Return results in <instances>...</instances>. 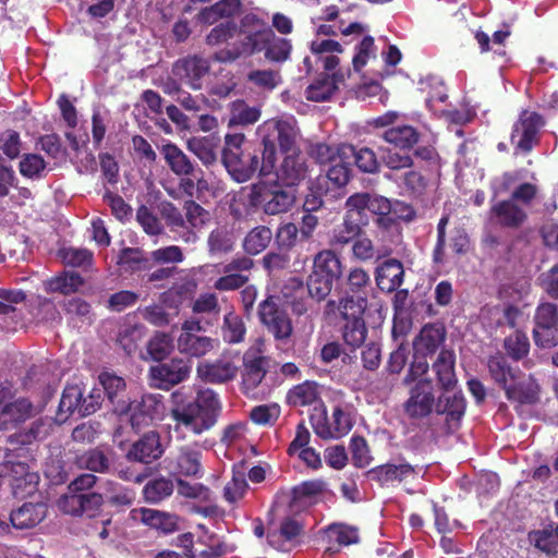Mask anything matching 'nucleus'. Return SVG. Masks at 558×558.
Segmentation results:
<instances>
[{
  "instance_id": "obj_25",
  "label": "nucleus",
  "mask_w": 558,
  "mask_h": 558,
  "mask_svg": "<svg viewBox=\"0 0 558 558\" xmlns=\"http://www.w3.org/2000/svg\"><path fill=\"white\" fill-rule=\"evenodd\" d=\"M307 171L308 168L302 154H290L283 157L277 171L276 181L295 189L306 178Z\"/></svg>"
},
{
  "instance_id": "obj_16",
  "label": "nucleus",
  "mask_w": 558,
  "mask_h": 558,
  "mask_svg": "<svg viewBox=\"0 0 558 558\" xmlns=\"http://www.w3.org/2000/svg\"><path fill=\"white\" fill-rule=\"evenodd\" d=\"M345 208L349 211L360 216V221L365 217L364 223L367 222L369 213L374 221L379 226H384V197L368 192L354 193L345 201Z\"/></svg>"
},
{
  "instance_id": "obj_62",
  "label": "nucleus",
  "mask_w": 558,
  "mask_h": 558,
  "mask_svg": "<svg viewBox=\"0 0 558 558\" xmlns=\"http://www.w3.org/2000/svg\"><path fill=\"white\" fill-rule=\"evenodd\" d=\"M330 542H336L339 546H349L359 542L357 530L344 524H331L326 531Z\"/></svg>"
},
{
  "instance_id": "obj_38",
  "label": "nucleus",
  "mask_w": 558,
  "mask_h": 558,
  "mask_svg": "<svg viewBox=\"0 0 558 558\" xmlns=\"http://www.w3.org/2000/svg\"><path fill=\"white\" fill-rule=\"evenodd\" d=\"M234 233L228 226H219L210 231L207 239L210 255H223L234 248Z\"/></svg>"
},
{
  "instance_id": "obj_10",
  "label": "nucleus",
  "mask_w": 558,
  "mask_h": 558,
  "mask_svg": "<svg viewBox=\"0 0 558 558\" xmlns=\"http://www.w3.org/2000/svg\"><path fill=\"white\" fill-rule=\"evenodd\" d=\"M543 124V118L536 112L524 110L513 124L510 141L522 153H530L537 143V133Z\"/></svg>"
},
{
  "instance_id": "obj_44",
  "label": "nucleus",
  "mask_w": 558,
  "mask_h": 558,
  "mask_svg": "<svg viewBox=\"0 0 558 558\" xmlns=\"http://www.w3.org/2000/svg\"><path fill=\"white\" fill-rule=\"evenodd\" d=\"M174 486L170 478L160 476L148 481L143 488V496L148 504H159L170 497Z\"/></svg>"
},
{
  "instance_id": "obj_32",
  "label": "nucleus",
  "mask_w": 558,
  "mask_h": 558,
  "mask_svg": "<svg viewBox=\"0 0 558 558\" xmlns=\"http://www.w3.org/2000/svg\"><path fill=\"white\" fill-rule=\"evenodd\" d=\"M386 179L396 182L405 193L415 197L422 196L428 185V180L425 175L421 171L412 168L407 169L400 174L386 173Z\"/></svg>"
},
{
  "instance_id": "obj_52",
  "label": "nucleus",
  "mask_w": 558,
  "mask_h": 558,
  "mask_svg": "<svg viewBox=\"0 0 558 558\" xmlns=\"http://www.w3.org/2000/svg\"><path fill=\"white\" fill-rule=\"evenodd\" d=\"M83 388L77 384H69L64 387L60 403L59 414L68 416L77 413L80 415V408L82 404Z\"/></svg>"
},
{
  "instance_id": "obj_42",
  "label": "nucleus",
  "mask_w": 558,
  "mask_h": 558,
  "mask_svg": "<svg viewBox=\"0 0 558 558\" xmlns=\"http://www.w3.org/2000/svg\"><path fill=\"white\" fill-rule=\"evenodd\" d=\"M246 326L240 315L235 312H228L221 325V336L226 343L238 344L244 341Z\"/></svg>"
},
{
  "instance_id": "obj_28",
  "label": "nucleus",
  "mask_w": 558,
  "mask_h": 558,
  "mask_svg": "<svg viewBox=\"0 0 558 558\" xmlns=\"http://www.w3.org/2000/svg\"><path fill=\"white\" fill-rule=\"evenodd\" d=\"M47 515V505L44 502H25L20 508L12 510L10 522L17 530L33 529Z\"/></svg>"
},
{
  "instance_id": "obj_60",
  "label": "nucleus",
  "mask_w": 558,
  "mask_h": 558,
  "mask_svg": "<svg viewBox=\"0 0 558 558\" xmlns=\"http://www.w3.org/2000/svg\"><path fill=\"white\" fill-rule=\"evenodd\" d=\"M376 50L374 38L365 36L356 46V53L352 59L353 70L360 73L371 59L376 58Z\"/></svg>"
},
{
  "instance_id": "obj_34",
  "label": "nucleus",
  "mask_w": 558,
  "mask_h": 558,
  "mask_svg": "<svg viewBox=\"0 0 558 558\" xmlns=\"http://www.w3.org/2000/svg\"><path fill=\"white\" fill-rule=\"evenodd\" d=\"M366 304L367 301L363 296H345L340 300L339 304L329 300L326 304V313L330 315L339 312L344 320L363 319Z\"/></svg>"
},
{
  "instance_id": "obj_11",
  "label": "nucleus",
  "mask_w": 558,
  "mask_h": 558,
  "mask_svg": "<svg viewBox=\"0 0 558 558\" xmlns=\"http://www.w3.org/2000/svg\"><path fill=\"white\" fill-rule=\"evenodd\" d=\"M201 329L198 322H185L182 325V332L177 340L180 353L190 357H203L214 350L215 340L213 338L195 333Z\"/></svg>"
},
{
  "instance_id": "obj_39",
  "label": "nucleus",
  "mask_w": 558,
  "mask_h": 558,
  "mask_svg": "<svg viewBox=\"0 0 558 558\" xmlns=\"http://www.w3.org/2000/svg\"><path fill=\"white\" fill-rule=\"evenodd\" d=\"M201 459L202 453L199 451L190 448L182 449L175 459V472L186 477H202Z\"/></svg>"
},
{
  "instance_id": "obj_50",
  "label": "nucleus",
  "mask_w": 558,
  "mask_h": 558,
  "mask_svg": "<svg viewBox=\"0 0 558 558\" xmlns=\"http://www.w3.org/2000/svg\"><path fill=\"white\" fill-rule=\"evenodd\" d=\"M504 348L510 359L519 362L529 355L531 343L524 331L515 330L505 338Z\"/></svg>"
},
{
  "instance_id": "obj_47",
  "label": "nucleus",
  "mask_w": 558,
  "mask_h": 558,
  "mask_svg": "<svg viewBox=\"0 0 558 558\" xmlns=\"http://www.w3.org/2000/svg\"><path fill=\"white\" fill-rule=\"evenodd\" d=\"M418 132L410 125H398L386 129V142L401 149H411L417 144Z\"/></svg>"
},
{
  "instance_id": "obj_17",
  "label": "nucleus",
  "mask_w": 558,
  "mask_h": 558,
  "mask_svg": "<svg viewBox=\"0 0 558 558\" xmlns=\"http://www.w3.org/2000/svg\"><path fill=\"white\" fill-rule=\"evenodd\" d=\"M352 178L350 159L338 158L330 163L325 174H319L316 180L328 187L331 198H339L344 195L345 187Z\"/></svg>"
},
{
  "instance_id": "obj_23",
  "label": "nucleus",
  "mask_w": 558,
  "mask_h": 558,
  "mask_svg": "<svg viewBox=\"0 0 558 558\" xmlns=\"http://www.w3.org/2000/svg\"><path fill=\"white\" fill-rule=\"evenodd\" d=\"M141 522L158 534L169 535L180 530L181 518L171 512L153 509L141 508Z\"/></svg>"
},
{
  "instance_id": "obj_37",
  "label": "nucleus",
  "mask_w": 558,
  "mask_h": 558,
  "mask_svg": "<svg viewBox=\"0 0 558 558\" xmlns=\"http://www.w3.org/2000/svg\"><path fill=\"white\" fill-rule=\"evenodd\" d=\"M240 0H219L201 10L198 17L205 24H215L220 19L233 17L241 9Z\"/></svg>"
},
{
  "instance_id": "obj_33",
  "label": "nucleus",
  "mask_w": 558,
  "mask_h": 558,
  "mask_svg": "<svg viewBox=\"0 0 558 558\" xmlns=\"http://www.w3.org/2000/svg\"><path fill=\"white\" fill-rule=\"evenodd\" d=\"M456 355L451 350H441L433 363V369L436 374L438 385L444 390H449L457 384L454 373Z\"/></svg>"
},
{
  "instance_id": "obj_53",
  "label": "nucleus",
  "mask_w": 558,
  "mask_h": 558,
  "mask_svg": "<svg viewBox=\"0 0 558 558\" xmlns=\"http://www.w3.org/2000/svg\"><path fill=\"white\" fill-rule=\"evenodd\" d=\"M217 145L207 137L192 138L187 142V149L193 153L206 167L217 161Z\"/></svg>"
},
{
  "instance_id": "obj_26",
  "label": "nucleus",
  "mask_w": 558,
  "mask_h": 558,
  "mask_svg": "<svg viewBox=\"0 0 558 558\" xmlns=\"http://www.w3.org/2000/svg\"><path fill=\"white\" fill-rule=\"evenodd\" d=\"M529 543L548 558L558 556V523L548 522L542 529L532 530L527 534Z\"/></svg>"
},
{
  "instance_id": "obj_56",
  "label": "nucleus",
  "mask_w": 558,
  "mask_h": 558,
  "mask_svg": "<svg viewBox=\"0 0 558 558\" xmlns=\"http://www.w3.org/2000/svg\"><path fill=\"white\" fill-rule=\"evenodd\" d=\"M367 335L364 319L345 320L342 337L344 342L353 350L361 347Z\"/></svg>"
},
{
  "instance_id": "obj_57",
  "label": "nucleus",
  "mask_w": 558,
  "mask_h": 558,
  "mask_svg": "<svg viewBox=\"0 0 558 558\" xmlns=\"http://www.w3.org/2000/svg\"><path fill=\"white\" fill-rule=\"evenodd\" d=\"M354 213L347 209L345 217L342 225L335 231L333 243L335 244H348L360 235L361 227L353 218Z\"/></svg>"
},
{
  "instance_id": "obj_14",
  "label": "nucleus",
  "mask_w": 558,
  "mask_h": 558,
  "mask_svg": "<svg viewBox=\"0 0 558 558\" xmlns=\"http://www.w3.org/2000/svg\"><path fill=\"white\" fill-rule=\"evenodd\" d=\"M239 368L231 357L220 356L214 361L199 362L196 375L203 383L222 385L232 381L236 377Z\"/></svg>"
},
{
  "instance_id": "obj_20",
  "label": "nucleus",
  "mask_w": 558,
  "mask_h": 558,
  "mask_svg": "<svg viewBox=\"0 0 558 558\" xmlns=\"http://www.w3.org/2000/svg\"><path fill=\"white\" fill-rule=\"evenodd\" d=\"M162 453L163 448L160 442V435L156 430H150L132 444L125 457L129 461L149 464L158 460Z\"/></svg>"
},
{
  "instance_id": "obj_8",
  "label": "nucleus",
  "mask_w": 558,
  "mask_h": 558,
  "mask_svg": "<svg viewBox=\"0 0 558 558\" xmlns=\"http://www.w3.org/2000/svg\"><path fill=\"white\" fill-rule=\"evenodd\" d=\"M191 373V365L183 359L173 357L168 362H158L148 369L150 386L170 390L172 387L186 380Z\"/></svg>"
},
{
  "instance_id": "obj_48",
  "label": "nucleus",
  "mask_w": 558,
  "mask_h": 558,
  "mask_svg": "<svg viewBox=\"0 0 558 558\" xmlns=\"http://www.w3.org/2000/svg\"><path fill=\"white\" fill-rule=\"evenodd\" d=\"M292 48L290 39L278 37L272 32V38L268 39L267 46L263 52L267 61L271 63H284L290 59Z\"/></svg>"
},
{
  "instance_id": "obj_64",
  "label": "nucleus",
  "mask_w": 558,
  "mask_h": 558,
  "mask_svg": "<svg viewBox=\"0 0 558 558\" xmlns=\"http://www.w3.org/2000/svg\"><path fill=\"white\" fill-rule=\"evenodd\" d=\"M532 337L539 349H553L558 345V324L533 328Z\"/></svg>"
},
{
  "instance_id": "obj_24",
  "label": "nucleus",
  "mask_w": 558,
  "mask_h": 558,
  "mask_svg": "<svg viewBox=\"0 0 558 558\" xmlns=\"http://www.w3.org/2000/svg\"><path fill=\"white\" fill-rule=\"evenodd\" d=\"M117 266L120 271L128 275H135L153 269L150 255L141 247L125 246L117 255Z\"/></svg>"
},
{
  "instance_id": "obj_36",
  "label": "nucleus",
  "mask_w": 558,
  "mask_h": 558,
  "mask_svg": "<svg viewBox=\"0 0 558 558\" xmlns=\"http://www.w3.org/2000/svg\"><path fill=\"white\" fill-rule=\"evenodd\" d=\"M354 154V146L351 144H341L337 147L326 143H317L311 146L310 155L319 165L332 163L342 157L351 159Z\"/></svg>"
},
{
  "instance_id": "obj_3",
  "label": "nucleus",
  "mask_w": 558,
  "mask_h": 558,
  "mask_svg": "<svg viewBox=\"0 0 558 558\" xmlns=\"http://www.w3.org/2000/svg\"><path fill=\"white\" fill-rule=\"evenodd\" d=\"M240 41L228 45L213 54V59L221 63L234 62L240 58H248L263 52L268 39L272 38V29L256 14L248 13L240 21Z\"/></svg>"
},
{
  "instance_id": "obj_4",
  "label": "nucleus",
  "mask_w": 558,
  "mask_h": 558,
  "mask_svg": "<svg viewBox=\"0 0 558 558\" xmlns=\"http://www.w3.org/2000/svg\"><path fill=\"white\" fill-rule=\"evenodd\" d=\"M221 161L236 182H246L259 169V151L245 143L244 134H227Z\"/></svg>"
},
{
  "instance_id": "obj_55",
  "label": "nucleus",
  "mask_w": 558,
  "mask_h": 558,
  "mask_svg": "<svg viewBox=\"0 0 558 558\" xmlns=\"http://www.w3.org/2000/svg\"><path fill=\"white\" fill-rule=\"evenodd\" d=\"M45 159L38 154H24L19 163L20 173L27 179H40L46 169Z\"/></svg>"
},
{
  "instance_id": "obj_13",
  "label": "nucleus",
  "mask_w": 558,
  "mask_h": 558,
  "mask_svg": "<svg viewBox=\"0 0 558 558\" xmlns=\"http://www.w3.org/2000/svg\"><path fill=\"white\" fill-rule=\"evenodd\" d=\"M33 414V403L26 398L11 400L10 390L0 388V430L8 429L28 420Z\"/></svg>"
},
{
  "instance_id": "obj_54",
  "label": "nucleus",
  "mask_w": 558,
  "mask_h": 558,
  "mask_svg": "<svg viewBox=\"0 0 558 558\" xmlns=\"http://www.w3.org/2000/svg\"><path fill=\"white\" fill-rule=\"evenodd\" d=\"M324 196H330L328 187L324 186L323 183L316 179L311 181L304 196L303 211L314 213L319 210L324 205Z\"/></svg>"
},
{
  "instance_id": "obj_9",
  "label": "nucleus",
  "mask_w": 558,
  "mask_h": 558,
  "mask_svg": "<svg viewBox=\"0 0 558 558\" xmlns=\"http://www.w3.org/2000/svg\"><path fill=\"white\" fill-rule=\"evenodd\" d=\"M105 506L104 495L96 492L86 494H68L60 498L59 508L73 517H86L89 519L100 514Z\"/></svg>"
},
{
  "instance_id": "obj_27",
  "label": "nucleus",
  "mask_w": 558,
  "mask_h": 558,
  "mask_svg": "<svg viewBox=\"0 0 558 558\" xmlns=\"http://www.w3.org/2000/svg\"><path fill=\"white\" fill-rule=\"evenodd\" d=\"M490 215L500 227L509 229L520 228L527 219L526 211L510 198L499 201L493 205Z\"/></svg>"
},
{
  "instance_id": "obj_7",
  "label": "nucleus",
  "mask_w": 558,
  "mask_h": 558,
  "mask_svg": "<svg viewBox=\"0 0 558 558\" xmlns=\"http://www.w3.org/2000/svg\"><path fill=\"white\" fill-rule=\"evenodd\" d=\"M210 62L199 54H187L175 60L171 68L172 75L193 90L203 88V80L210 72Z\"/></svg>"
},
{
  "instance_id": "obj_43",
  "label": "nucleus",
  "mask_w": 558,
  "mask_h": 558,
  "mask_svg": "<svg viewBox=\"0 0 558 558\" xmlns=\"http://www.w3.org/2000/svg\"><path fill=\"white\" fill-rule=\"evenodd\" d=\"M271 239L272 231L269 227H254L245 235L243 240V248L250 255H257L268 247Z\"/></svg>"
},
{
  "instance_id": "obj_29",
  "label": "nucleus",
  "mask_w": 558,
  "mask_h": 558,
  "mask_svg": "<svg viewBox=\"0 0 558 558\" xmlns=\"http://www.w3.org/2000/svg\"><path fill=\"white\" fill-rule=\"evenodd\" d=\"M266 357L245 353L243 356L242 391L248 393L255 390L266 376Z\"/></svg>"
},
{
  "instance_id": "obj_31",
  "label": "nucleus",
  "mask_w": 558,
  "mask_h": 558,
  "mask_svg": "<svg viewBox=\"0 0 558 558\" xmlns=\"http://www.w3.org/2000/svg\"><path fill=\"white\" fill-rule=\"evenodd\" d=\"M466 402L461 392L452 396H442L436 403L437 414L446 415V423L451 427H459L460 421L465 413Z\"/></svg>"
},
{
  "instance_id": "obj_40",
  "label": "nucleus",
  "mask_w": 558,
  "mask_h": 558,
  "mask_svg": "<svg viewBox=\"0 0 558 558\" xmlns=\"http://www.w3.org/2000/svg\"><path fill=\"white\" fill-rule=\"evenodd\" d=\"M76 464L80 469L88 470L93 473H108L110 470V459L100 448H92L76 458Z\"/></svg>"
},
{
  "instance_id": "obj_15",
  "label": "nucleus",
  "mask_w": 558,
  "mask_h": 558,
  "mask_svg": "<svg viewBox=\"0 0 558 558\" xmlns=\"http://www.w3.org/2000/svg\"><path fill=\"white\" fill-rule=\"evenodd\" d=\"M433 384L428 379L418 380L410 390V397L404 403V412L411 418H422L429 415L435 404Z\"/></svg>"
},
{
  "instance_id": "obj_30",
  "label": "nucleus",
  "mask_w": 558,
  "mask_h": 558,
  "mask_svg": "<svg viewBox=\"0 0 558 558\" xmlns=\"http://www.w3.org/2000/svg\"><path fill=\"white\" fill-rule=\"evenodd\" d=\"M158 407L159 402L151 395L142 397V400L133 408L131 404L128 413L130 412L129 422L132 429L137 433L144 427L149 426L157 414Z\"/></svg>"
},
{
  "instance_id": "obj_49",
  "label": "nucleus",
  "mask_w": 558,
  "mask_h": 558,
  "mask_svg": "<svg viewBox=\"0 0 558 558\" xmlns=\"http://www.w3.org/2000/svg\"><path fill=\"white\" fill-rule=\"evenodd\" d=\"M338 89L329 74L322 73L319 76L306 87L305 97L310 101L322 102L330 99Z\"/></svg>"
},
{
  "instance_id": "obj_12",
  "label": "nucleus",
  "mask_w": 558,
  "mask_h": 558,
  "mask_svg": "<svg viewBox=\"0 0 558 558\" xmlns=\"http://www.w3.org/2000/svg\"><path fill=\"white\" fill-rule=\"evenodd\" d=\"M161 154L170 170L178 177L193 175L197 181V189L207 187V181L204 179V172L196 168L187 155L175 144L167 143L161 147Z\"/></svg>"
},
{
  "instance_id": "obj_63",
  "label": "nucleus",
  "mask_w": 558,
  "mask_h": 558,
  "mask_svg": "<svg viewBox=\"0 0 558 558\" xmlns=\"http://www.w3.org/2000/svg\"><path fill=\"white\" fill-rule=\"evenodd\" d=\"M558 325V305L551 302H541L535 308L533 328Z\"/></svg>"
},
{
  "instance_id": "obj_6",
  "label": "nucleus",
  "mask_w": 558,
  "mask_h": 558,
  "mask_svg": "<svg viewBox=\"0 0 558 558\" xmlns=\"http://www.w3.org/2000/svg\"><path fill=\"white\" fill-rule=\"evenodd\" d=\"M262 210L268 216L288 213L296 201V190L278 181L259 182Z\"/></svg>"
},
{
  "instance_id": "obj_21",
  "label": "nucleus",
  "mask_w": 558,
  "mask_h": 558,
  "mask_svg": "<svg viewBox=\"0 0 558 558\" xmlns=\"http://www.w3.org/2000/svg\"><path fill=\"white\" fill-rule=\"evenodd\" d=\"M34 461L35 460L26 459H5V461L0 464V477L8 482L14 494H16V489L33 484L36 481L37 474L31 471L29 465V462Z\"/></svg>"
},
{
  "instance_id": "obj_59",
  "label": "nucleus",
  "mask_w": 558,
  "mask_h": 558,
  "mask_svg": "<svg viewBox=\"0 0 558 558\" xmlns=\"http://www.w3.org/2000/svg\"><path fill=\"white\" fill-rule=\"evenodd\" d=\"M247 81L259 88L272 90L281 84L282 77L276 70H253L247 74Z\"/></svg>"
},
{
  "instance_id": "obj_1",
  "label": "nucleus",
  "mask_w": 558,
  "mask_h": 558,
  "mask_svg": "<svg viewBox=\"0 0 558 558\" xmlns=\"http://www.w3.org/2000/svg\"><path fill=\"white\" fill-rule=\"evenodd\" d=\"M221 411L219 395L211 388H199L192 400L177 402L170 411V416L177 430L202 435L217 424Z\"/></svg>"
},
{
  "instance_id": "obj_61",
  "label": "nucleus",
  "mask_w": 558,
  "mask_h": 558,
  "mask_svg": "<svg viewBox=\"0 0 558 558\" xmlns=\"http://www.w3.org/2000/svg\"><path fill=\"white\" fill-rule=\"evenodd\" d=\"M83 283L84 280L81 275L76 272H68L63 276L52 278L49 281V289L52 292L70 294L76 292Z\"/></svg>"
},
{
  "instance_id": "obj_19",
  "label": "nucleus",
  "mask_w": 558,
  "mask_h": 558,
  "mask_svg": "<svg viewBox=\"0 0 558 558\" xmlns=\"http://www.w3.org/2000/svg\"><path fill=\"white\" fill-rule=\"evenodd\" d=\"M99 383L102 387L108 401L112 404V410L119 415L128 414L131 401L126 398L125 380L112 373L104 372L99 375Z\"/></svg>"
},
{
  "instance_id": "obj_35",
  "label": "nucleus",
  "mask_w": 558,
  "mask_h": 558,
  "mask_svg": "<svg viewBox=\"0 0 558 558\" xmlns=\"http://www.w3.org/2000/svg\"><path fill=\"white\" fill-rule=\"evenodd\" d=\"M104 498L105 505L120 512L134 504L136 493L131 487L124 486L118 482L108 481Z\"/></svg>"
},
{
  "instance_id": "obj_45",
  "label": "nucleus",
  "mask_w": 558,
  "mask_h": 558,
  "mask_svg": "<svg viewBox=\"0 0 558 558\" xmlns=\"http://www.w3.org/2000/svg\"><path fill=\"white\" fill-rule=\"evenodd\" d=\"M318 398L317 384L306 380L295 385L287 393V403L292 407H306L313 404Z\"/></svg>"
},
{
  "instance_id": "obj_46",
  "label": "nucleus",
  "mask_w": 558,
  "mask_h": 558,
  "mask_svg": "<svg viewBox=\"0 0 558 558\" xmlns=\"http://www.w3.org/2000/svg\"><path fill=\"white\" fill-rule=\"evenodd\" d=\"M173 338L162 331H156L146 344L148 356L156 362L165 361L173 351Z\"/></svg>"
},
{
  "instance_id": "obj_58",
  "label": "nucleus",
  "mask_w": 558,
  "mask_h": 558,
  "mask_svg": "<svg viewBox=\"0 0 558 558\" xmlns=\"http://www.w3.org/2000/svg\"><path fill=\"white\" fill-rule=\"evenodd\" d=\"M236 34H239V26L232 20L217 24L206 36V44L208 46H219L228 43Z\"/></svg>"
},
{
  "instance_id": "obj_41",
  "label": "nucleus",
  "mask_w": 558,
  "mask_h": 558,
  "mask_svg": "<svg viewBox=\"0 0 558 558\" xmlns=\"http://www.w3.org/2000/svg\"><path fill=\"white\" fill-rule=\"evenodd\" d=\"M313 270L331 279H339L342 275V266L339 257L330 250L319 252L313 262Z\"/></svg>"
},
{
  "instance_id": "obj_18",
  "label": "nucleus",
  "mask_w": 558,
  "mask_h": 558,
  "mask_svg": "<svg viewBox=\"0 0 558 558\" xmlns=\"http://www.w3.org/2000/svg\"><path fill=\"white\" fill-rule=\"evenodd\" d=\"M262 208L260 185L258 183L241 187L229 205L230 215L235 220H242Z\"/></svg>"
},
{
  "instance_id": "obj_2",
  "label": "nucleus",
  "mask_w": 558,
  "mask_h": 558,
  "mask_svg": "<svg viewBox=\"0 0 558 558\" xmlns=\"http://www.w3.org/2000/svg\"><path fill=\"white\" fill-rule=\"evenodd\" d=\"M487 368L494 383L505 391L507 400L519 404H535L538 399V386L524 380L519 366H512L507 356L497 353L489 356Z\"/></svg>"
},
{
  "instance_id": "obj_5",
  "label": "nucleus",
  "mask_w": 558,
  "mask_h": 558,
  "mask_svg": "<svg viewBox=\"0 0 558 558\" xmlns=\"http://www.w3.org/2000/svg\"><path fill=\"white\" fill-rule=\"evenodd\" d=\"M257 315L260 324L276 340H287L293 331L292 320L279 304V298L268 295L258 304Z\"/></svg>"
},
{
  "instance_id": "obj_22",
  "label": "nucleus",
  "mask_w": 558,
  "mask_h": 558,
  "mask_svg": "<svg viewBox=\"0 0 558 558\" xmlns=\"http://www.w3.org/2000/svg\"><path fill=\"white\" fill-rule=\"evenodd\" d=\"M36 437L37 433L33 428L10 435L7 438L4 459L35 460L38 450Z\"/></svg>"
},
{
  "instance_id": "obj_51",
  "label": "nucleus",
  "mask_w": 558,
  "mask_h": 558,
  "mask_svg": "<svg viewBox=\"0 0 558 558\" xmlns=\"http://www.w3.org/2000/svg\"><path fill=\"white\" fill-rule=\"evenodd\" d=\"M445 337V328L441 325L427 324L422 328L416 345L427 354L434 353L444 342Z\"/></svg>"
}]
</instances>
